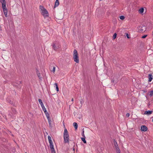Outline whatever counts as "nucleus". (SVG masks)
<instances>
[{"label": "nucleus", "mask_w": 153, "mask_h": 153, "mask_svg": "<svg viewBox=\"0 0 153 153\" xmlns=\"http://www.w3.org/2000/svg\"><path fill=\"white\" fill-rule=\"evenodd\" d=\"M40 9L42 11L45 9L43 6H40Z\"/></svg>", "instance_id": "412c9836"}, {"label": "nucleus", "mask_w": 153, "mask_h": 153, "mask_svg": "<svg viewBox=\"0 0 153 153\" xmlns=\"http://www.w3.org/2000/svg\"><path fill=\"white\" fill-rule=\"evenodd\" d=\"M38 101L41 106L42 105L43 106V105H44L43 103L42 102V101L41 99H38Z\"/></svg>", "instance_id": "4468645a"}, {"label": "nucleus", "mask_w": 153, "mask_h": 153, "mask_svg": "<svg viewBox=\"0 0 153 153\" xmlns=\"http://www.w3.org/2000/svg\"><path fill=\"white\" fill-rule=\"evenodd\" d=\"M73 126L74 127L76 130L78 128V124L76 123H73Z\"/></svg>", "instance_id": "ddd939ff"}, {"label": "nucleus", "mask_w": 153, "mask_h": 153, "mask_svg": "<svg viewBox=\"0 0 153 153\" xmlns=\"http://www.w3.org/2000/svg\"><path fill=\"white\" fill-rule=\"evenodd\" d=\"M54 85H55V86H56V91H59V88H58V86L57 84L56 83H55L54 84Z\"/></svg>", "instance_id": "4be33fe9"}, {"label": "nucleus", "mask_w": 153, "mask_h": 153, "mask_svg": "<svg viewBox=\"0 0 153 153\" xmlns=\"http://www.w3.org/2000/svg\"><path fill=\"white\" fill-rule=\"evenodd\" d=\"M138 31L140 33H143L146 30V27L145 26L140 25L137 27Z\"/></svg>", "instance_id": "20e7f679"}, {"label": "nucleus", "mask_w": 153, "mask_h": 153, "mask_svg": "<svg viewBox=\"0 0 153 153\" xmlns=\"http://www.w3.org/2000/svg\"><path fill=\"white\" fill-rule=\"evenodd\" d=\"M126 36L127 37V38L128 39L129 38V37L128 34V33H126Z\"/></svg>", "instance_id": "2f4dec72"}, {"label": "nucleus", "mask_w": 153, "mask_h": 153, "mask_svg": "<svg viewBox=\"0 0 153 153\" xmlns=\"http://www.w3.org/2000/svg\"><path fill=\"white\" fill-rule=\"evenodd\" d=\"M45 114L46 115V117L47 118V119L50 118V116H49V114L48 113V112H47V111L46 112V113H45Z\"/></svg>", "instance_id": "6ab92c4d"}, {"label": "nucleus", "mask_w": 153, "mask_h": 153, "mask_svg": "<svg viewBox=\"0 0 153 153\" xmlns=\"http://www.w3.org/2000/svg\"><path fill=\"white\" fill-rule=\"evenodd\" d=\"M153 112L152 111H145L144 114H146L147 115H149L150 114H151Z\"/></svg>", "instance_id": "1a4fd4ad"}, {"label": "nucleus", "mask_w": 153, "mask_h": 153, "mask_svg": "<svg viewBox=\"0 0 153 153\" xmlns=\"http://www.w3.org/2000/svg\"><path fill=\"white\" fill-rule=\"evenodd\" d=\"M147 130V128L146 126L143 125L141 127V130L142 131H146Z\"/></svg>", "instance_id": "6e6552de"}, {"label": "nucleus", "mask_w": 153, "mask_h": 153, "mask_svg": "<svg viewBox=\"0 0 153 153\" xmlns=\"http://www.w3.org/2000/svg\"><path fill=\"white\" fill-rule=\"evenodd\" d=\"M114 144L116 150L119 149L117 143L115 140H114Z\"/></svg>", "instance_id": "9b49d317"}, {"label": "nucleus", "mask_w": 153, "mask_h": 153, "mask_svg": "<svg viewBox=\"0 0 153 153\" xmlns=\"http://www.w3.org/2000/svg\"><path fill=\"white\" fill-rule=\"evenodd\" d=\"M71 101L72 102H73L74 101V99L73 98H72V99H71Z\"/></svg>", "instance_id": "f704fd0d"}, {"label": "nucleus", "mask_w": 153, "mask_h": 153, "mask_svg": "<svg viewBox=\"0 0 153 153\" xmlns=\"http://www.w3.org/2000/svg\"><path fill=\"white\" fill-rule=\"evenodd\" d=\"M21 84V82L20 81H17L16 82H14L13 83V85L16 87H18L19 85Z\"/></svg>", "instance_id": "9d476101"}, {"label": "nucleus", "mask_w": 153, "mask_h": 153, "mask_svg": "<svg viewBox=\"0 0 153 153\" xmlns=\"http://www.w3.org/2000/svg\"><path fill=\"white\" fill-rule=\"evenodd\" d=\"M49 123L50 126L51 124V120L50 118L47 119Z\"/></svg>", "instance_id": "5701e85b"}, {"label": "nucleus", "mask_w": 153, "mask_h": 153, "mask_svg": "<svg viewBox=\"0 0 153 153\" xmlns=\"http://www.w3.org/2000/svg\"><path fill=\"white\" fill-rule=\"evenodd\" d=\"M36 72L37 74V73H39V71L38 69H36Z\"/></svg>", "instance_id": "72a5a7b5"}, {"label": "nucleus", "mask_w": 153, "mask_h": 153, "mask_svg": "<svg viewBox=\"0 0 153 153\" xmlns=\"http://www.w3.org/2000/svg\"><path fill=\"white\" fill-rule=\"evenodd\" d=\"M64 141L65 143H68L69 142V135L67 129L65 128L63 134Z\"/></svg>", "instance_id": "f03ea898"}, {"label": "nucleus", "mask_w": 153, "mask_h": 153, "mask_svg": "<svg viewBox=\"0 0 153 153\" xmlns=\"http://www.w3.org/2000/svg\"><path fill=\"white\" fill-rule=\"evenodd\" d=\"M0 2L1 3L3 11L4 14L6 17H7V9L6 7V3L5 0H0Z\"/></svg>", "instance_id": "f257e3e1"}, {"label": "nucleus", "mask_w": 153, "mask_h": 153, "mask_svg": "<svg viewBox=\"0 0 153 153\" xmlns=\"http://www.w3.org/2000/svg\"><path fill=\"white\" fill-rule=\"evenodd\" d=\"M53 49L56 51L60 48V45L59 44H53Z\"/></svg>", "instance_id": "0eeeda50"}, {"label": "nucleus", "mask_w": 153, "mask_h": 153, "mask_svg": "<svg viewBox=\"0 0 153 153\" xmlns=\"http://www.w3.org/2000/svg\"><path fill=\"white\" fill-rule=\"evenodd\" d=\"M149 80L148 81L149 82H150L152 81V79H153V76L152 74H149Z\"/></svg>", "instance_id": "f8f14e48"}, {"label": "nucleus", "mask_w": 153, "mask_h": 153, "mask_svg": "<svg viewBox=\"0 0 153 153\" xmlns=\"http://www.w3.org/2000/svg\"><path fill=\"white\" fill-rule=\"evenodd\" d=\"M120 18L122 20H123L125 19V17L123 16H120Z\"/></svg>", "instance_id": "b1692460"}, {"label": "nucleus", "mask_w": 153, "mask_h": 153, "mask_svg": "<svg viewBox=\"0 0 153 153\" xmlns=\"http://www.w3.org/2000/svg\"><path fill=\"white\" fill-rule=\"evenodd\" d=\"M150 96H152L153 95V91H152L150 92Z\"/></svg>", "instance_id": "cd10ccee"}, {"label": "nucleus", "mask_w": 153, "mask_h": 153, "mask_svg": "<svg viewBox=\"0 0 153 153\" xmlns=\"http://www.w3.org/2000/svg\"><path fill=\"white\" fill-rule=\"evenodd\" d=\"M117 36V34L116 33H115L114 34L113 36V39H115V38H116Z\"/></svg>", "instance_id": "bb28decb"}, {"label": "nucleus", "mask_w": 153, "mask_h": 153, "mask_svg": "<svg viewBox=\"0 0 153 153\" xmlns=\"http://www.w3.org/2000/svg\"><path fill=\"white\" fill-rule=\"evenodd\" d=\"M42 13L45 18L48 16V12L46 9L42 11Z\"/></svg>", "instance_id": "423d86ee"}, {"label": "nucleus", "mask_w": 153, "mask_h": 153, "mask_svg": "<svg viewBox=\"0 0 153 153\" xmlns=\"http://www.w3.org/2000/svg\"><path fill=\"white\" fill-rule=\"evenodd\" d=\"M55 69H56L55 67H53V70H52V71L53 73H54L55 72Z\"/></svg>", "instance_id": "c756f323"}, {"label": "nucleus", "mask_w": 153, "mask_h": 153, "mask_svg": "<svg viewBox=\"0 0 153 153\" xmlns=\"http://www.w3.org/2000/svg\"><path fill=\"white\" fill-rule=\"evenodd\" d=\"M52 153H56L54 148L51 149Z\"/></svg>", "instance_id": "a878e982"}, {"label": "nucleus", "mask_w": 153, "mask_h": 153, "mask_svg": "<svg viewBox=\"0 0 153 153\" xmlns=\"http://www.w3.org/2000/svg\"><path fill=\"white\" fill-rule=\"evenodd\" d=\"M59 4V2L58 0H56L55 3V7H57L58 6Z\"/></svg>", "instance_id": "2eb2a0df"}, {"label": "nucleus", "mask_w": 153, "mask_h": 153, "mask_svg": "<svg viewBox=\"0 0 153 153\" xmlns=\"http://www.w3.org/2000/svg\"><path fill=\"white\" fill-rule=\"evenodd\" d=\"M144 9L143 8H140L139 10V12L140 13H142L143 12Z\"/></svg>", "instance_id": "a211bd4d"}, {"label": "nucleus", "mask_w": 153, "mask_h": 153, "mask_svg": "<svg viewBox=\"0 0 153 153\" xmlns=\"http://www.w3.org/2000/svg\"><path fill=\"white\" fill-rule=\"evenodd\" d=\"M25 153H27V152H26Z\"/></svg>", "instance_id": "c9c22d12"}, {"label": "nucleus", "mask_w": 153, "mask_h": 153, "mask_svg": "<svg viewBox=\"0 0 153 153\" xmlns=\"http://www.w3.org/2000/svg\"><path fill=\"white\" fill-rule=\"evenodd\" d=\"M48 139L49 141V142L50 144V149L53 148V145L52 140L51 139V138L50 136H48Z\"/></svg>", "instance_id": "39448f33"}, {"label": "nucleus", "mask_w": 153, "mask_h": 153, "mask_svg": "<svg viewBox=\"0 0 153 153\" xmlns=\"http://www.w3.org/2000/svg\"><path fill=\"white\" fill-rule=\"evenodd\" d=\"M37 75L38 76V77H39V79H42V78L40 74V73H37Z\"/></svg>", "instance_id": "aec40b11"}, {"label": "nucleus", "mask_w": 153, "mask_h": 153, "mask_svg": "<svg viewBox=\"0 0 153 153\" xmlns=\"http://www.w3.org/2000/svg\"><path fill=\"white\" fill-rule=\"evenodd\" d=\"M130 116V114L129 113H127L126 114V116L127 117H129Z\"/></svg>", "instance_id": "473e14b6"}, {"label": "nucleus", "mask_w": 153, "mask_h": 153, "mask_svg": "<svg viewBox=\"0 0 153 153\" xmlns=\"http://www.w3.org/2000/svg\"><path fill=\"white\" fill-rule=\"evenodd\" d=\"M116 151L117 153H121L120 149H118V150H116Z\"/></svg>", "instance_id": "c85d7f7f"}, {"label": "nucleus", "mask_w": 153, "mask_h": 153, "mask_svg": "<svg viewBox=\"0 0 153 153\" xmlns=\"http://www.w3.org/2000/svg\"><path fill=\"white\" fill-rule=\"evenodd\" d=\"M42 109V110H43L44 111V112H45V113H46V112L47 111V110H46V108H45L44 105H43V106H41Z\"/></svg>", "instance_id": "dca6fc26"}, {"label": "nucleus", "mask_w": 153, "mask_h": 153, "mask_svg": "<svg viewBox=\"0 0 153 153\" xmlns=\"http://www.w3.org/2000/svg\"><path fill=\"white\" fill-rule=\"evenodd\" d=\"M147 36V35H144L142 36V38L143 39L145 38Z\"/></svg>", "instance_id": "7c9ffc66"}, {"label": "nucleus", "mask_w": 153, "mask_h": 153, "mask_svg": "<svg viewBox=\"0 0 153 153\" xmlns=\"http://www.w3.org/2000/svg\"><path fill=\"white\" fill-rule=\"evenodd\" d=\"M81 139L84 143H86V141L85 140V137H81Z\"/></svg>", "instance_id": "f3484780"}, {"label": "nucleus", "mask_w": 153, "mask_h": 153, "mask_svg": "<svg viewBox=\"0 0 153 153\" xmlns=\"http://www.w3.org/2000/svg\"><path fill=\"white\" fill-rule=\"evenodd\" d=\"M73 59L76 63L79 62V59L77 51L74 49L73 51Z\"/></svg>", "instance_id": "7ed1b4c3"}, {"label": "nucleus", "mask_w": 153, "mask_h": 153, "mask_svg": "<svg viewBox=\"0 0 153 153\" xmlns=\"http://www.w3.org/2000/svg\"><path fill=\"white\" fill-rule=\"evenodd\" d=\"M84 129L83 128V129H82V135L83 137H85V135H84Z\"/></svg>", "instance_id": "393cba45"}]
</instances>
